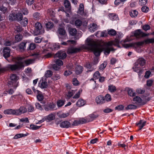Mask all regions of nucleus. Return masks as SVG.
<instances>
[{"label": "nucleus", "instance_id": "obj_1", "mask_svg": "<svg viewBox=\"0 0 154 154\" xmlns=\"http://www.w3.org/2000/svg\"><path fill=\"white\" fill-rule=\"evenodd\" d=\"M24 59L23 57H14L13 59L18 61L16 62L15 64L8 65V68L12 71H19L23 69L25 66L23 62L19 61L22 60Z\"/></svg>", "mask_w": 154, "mask_h": 154}, {"label": "nucleus", "instance_id": "obj_2", "mask_svg": "<svg viewBox=\"0 0 154 154\" xmlns=\"http://www.w3.org/2000/svg\"><path fill=\"white\" fill-rule=\"evenodd\" d=\"M86 41L87 45L89 47L90 49L93 51L96 57L99 56L100 53L102 51V48L96 47V42L92 39L87 38Z\"/></svg>", "mask_w": 154, "mask_h": 154}, {"label": "nucleus", "instance_id": "obj_3", "mask_svg": "<svg viewBox=\"0 0 154 154\" xmlns=\"http://www.w3.org/2000/svg\"><path fill=\"white\" fill-rule=\"evenodd\" d=\"M150 43H154V38H148L142 42L125 44L124 46L125 48H128L130 47L136 48L140 46H142L145 44H148Z\"/></svg>", "mask_w": 154, "mask_h": 154}, {"label": "nucleus", "instance_id": "obj_4", "mask_svg": "<svg viewBox=\"0 0 154 154\" xmlns=\"http://www.w3.org/2000/svg\"><path fill=\"white\" fill-rule=\"evenodd\" d=\"M18 77L15 74H12L11 75L10 79L11 81L8 82L9 87H13L15 90L18 86L19 82H17L18 80Z\"/></svg>", "mask_w": 154, "mask_h": 154}, {"label": "nucleus", "instance_id": "obj_5", "mask_svg": "<svg viewBox=\"0 0 154 154\" xmlns=\"http://www.w3.org/2000/svg\"><path fill=\"white\" fill-rule=\"evenodd\" d=\"M23 16L22 14L19 12H13L10 14L9 16V19L11 21H20L23 19Z\"/></svg>", "mask_w": 154, "mask_h": 154}, {"label": "nucleus", "instance_id": "obj_6", "mask_svg": "<svg viewBox=\"0 0 154 154\" xmlns=\"http://www.w3.org/2000/svg\"><path fill=\"white\" fill-rule=\"evenodd\" d=\"M35 29L34 34L35 35H38L44 33L45 30L41 24L39 22H37L35 25Z\"/></svg>", "mask_w": 154, "mask_h": 154}, {"label": "nucleus", "instance_id": "obj_7", "mask_svg": "<svg viewBox=\"0 0 154 154\" xmlns=\"http://www.w3.org/2000/svg\"><path fill=\"white\" fill-rule=\"evenodd\" d=\"M98 62V59L97 58H95L92 62L86 63L85 65L86 67L90 69L88 71V72H91L95 70L96 68V65Z\"/></svg>", "mask_w": 154, "mask_h": 154}, {"label": "nucleus", "instance_id": "obj_8", "mask_svg": "<svg viewBox=\"0 0 154 154\" xmlns=\"http://www.w3.org/2000/svg\"><path fill=\"white\" fill-rule=\"evenodd\" d=\"M83 47H80L79 48L71 47L69 48L67 50V53L69 54H75L80 52L83 49Z\"/></svg>", "mask_w": 154, "mask_h": 154}, {"label": "nucleus", "instance_id": "obj_9", "mask_svg": "<svg viewBox=\"0 0 154 154\" xmlns=\"http://www.w3.org/2000/svg\"><path fill=\"white\" fill-rule=\"evenodd\" d=\"M132 35L137 38H139L141 37L147 36L149 35V34L143 32L140 29H138L134 31L133 33H132Z\"/></svg>", "mask_w": 154, "mask_h": 154}, {"label": "nucleus", "instance_id": "obj_10", "mask_svg": "<svg viewBox=\"0 0 154 154\" xmlns=\"http://www.w3.org/2000/svg\"><path fill=\"white\" fill-rule=\"evenodd\" d=\"M56 107V105L53 102H49L47 103V104L44 106V108L46 111L53 110L54 109H55Z\"/></svg>", "mask_w": 154, "mask_h": 154}, {"label": "nucleus", "instance_id": "obj_11", "mask_svg": "<svg viewBox=\"0 0 154 154\" xmlns=\"http://www.w3.org/2000/svg\"><path fill=\"white\" fill-rule=\"evenodd\" d=\"M88 122L89 121H87L85 118H82L80 119L79 120H75L71 125V127L77 126L80 124H83Z\"/></svg>", "mask_w": 154, "mask_h": 154}, {"label": "nucleus", "instance_id": "obj_12", "mask_svg": "<svg viewBox=\"0 0 154 154\" xmlns=\"http://www.w3.org/2000/svg\"><path fill=\"white\" fill-rule=\"evenodd\" d=\"M109 46L111 45H107L106 43L104 44V47L102 48V51H104V53L106 55H109L111 51L114 50V48H109Z\"/></svg>", "mask_w": 154, "mask_h": 154}, {"label": "nucleus", "instance_id": "obj_13", "mask_svg": "<svg viewBox=\"0 0 154 154\" xmlns=\"http://www.w3.org/2000/svg\"><path fill=\"white\" fill-rule=\"evenodd\" d=\"M146 63V61L142 57H140L137 60L135 64L136 65L143 66L145 65Z\"/></svg>", "mask_w": 154, "mask_h": 154}, {"label": "nucleus", "instance_id": "obj_14", "mask_svg": "<svg viewBox=\"0 0 154 154\" xmlns=\"http://www.w3.org/2000/svg\"><path fill=\"white\" fill-rule=\"evenodd\" d=\"M60 126L61 128H66L72 127L71 123L67 121H62L60 124Z\"/></svg>", "mask_w": 154, "mask_h": 154}, {"label": "nucleus", "instance_id": "obj_15", "mask_svg": "<svg viewBox=\"0 0 154 154\" xmlns=\"http://www.w3.org/2000/svg\"><path fill=\"white\" fill-rule=\"evenodd\" d=\"M67 56V54L65 52L60 51H58L55 55L56 57H58L61 59H63L66 58Z\"/></svg>", "mask_w": 154, "mask_h": 154}, {"label": "nucleus", "instance_id": "obj_16", "mask_svg": "<svg viewBox=\"0 0 154 154\" xmlns=\"http://www.w3.org/2000/svg\"><path fill=\"white\" fill-rule=\"evenodd\" d=\"M95 101L97 104H101L105 102L104 97L102 95H99L97 97Z\"/></svg>", "mask_w": 154, "mask_h": 154}, {"label": "nucleus", "instance_id": "obj_17", "mask_svg": "<svg viewBox=\"0 0 154 154\" xmlns=\"http://www.w3.org/2000/svg\"><path fill=\"white\" fill-rule=\"evenodd\" d=\"M3 112L6 115H13L17 116L16 109H9L4 110Z\"/></svg>", "mask_w": 154, "mask_h": 154}, {"label": "nucleus", "instance_id": "obj_18", "mask_svg": "<svg viewBox=\"0 0 154 154\" xmlns=\"http://www.w3.org/2000/svg\"><path fill=\"white\" fill-rule=\"evenodd\" d=\"M3 56L5 58L10 56V49L8 47H5L3 50Z\"/></svg>", "mask_w": 154, "mask_h": 154}, {"label": "nucleus", "instance_id": "obj_19", "mask_svg": "<svg viewBox=\"0 0 154 154\" xmlns=\"http://www.w3.org/2000/svg\"><path fill=\"white\" fill-rule=\"evenodd\" d=\"M119 40L117 39L116 38L114 41L111 42H109L107 43V45H111L112 46L113 45L119 47Z\"/></svg>", "mask_w": 154, "mask_h": 154}, {"label": "nucleus", "instance_id": "obj_20", "mask_svg": "<svg viewBox=\"0 0 154 154\" xmlns=\"http://www.w3.org/2000/svg\"><path fill=\"white\" fill-rule=\"evenodd\" d=\"M17 116L26 113L27 111V109L24 106H21L19 109H16Z\"/></svg>", "mask_w": 154, "mask_h": 154}, {"label": "nucleus", "instance_id": "obj_21", "mask_svg": "<svg viewBox=\"0 0 154 154\" xmlns=\"http://www.w3.org/2000/svg\"><path fill=\"white\" fill-rule=\"evenodd\" d=\"M146 121L143 122V120L141 119L138 122H137L136 125L139 128L138 131L141 130L146 125Z\"/></svg>", "mask_w": 154, "mask_h": 154}, {"label": "nucleus", "instance_id": "obj_22", "mask_svg": "<svg viewBox=\"0 0 154 154\" xmlns=\"http://www.w3.org/2000/svg\"><path fill=\"white\" fill-rule=\"evenodd\" d=\"M133 101L137 104L142 105L143 100L140 97L137 96H135L133 99Z\"/></svg>", "mask_w": 154, "mask_h": 154}, {"label": "nucleus", "instance_id": "obj_23", "mask_svg": "<svg viewBox=\"0 0 154 154\" xmlns=\"http://www.w3.org/2000/svg\"><path fill=\"white\" fill-rule=\"evenodd\" d=\"M26 43V42L23 41L18 45V47L21 51H23L25 50Z\"/></svg>", "mask_w": 154, "mask_h": 154}, {"label": "nucleus", "instance_id": "obj_24", "mask_svg": "<svg viewBox=\"0 0 154 154\" xmlns=\"http://www.w3.org/2000/svg\"><path fill=\"white\" fill-rule=\"evenodd\" d=\"M31 56L33 57L34 60L36 59L39 60L41 58H43L42 55L38 52H33L31 54Z\"/></svg>", "mask_w": 154, "mask_h": 154}, {"label": "nucleus", "instance_id": "obj_25", "mask_svg": "<svg viewBox=\"0 0 154 154\" xmlns=\"http://www.w3.org/2000/svg\"><path fill=\"white\" fill-rule=\"evenodd\" d=\"M83 70V67L81 66H77L76 67L75 72L76 75H78L81 74Z\"/></svg>", "mask_w": 154, "mask_h": 154}, {"label": "nucleus", "instance_id": "obj_26", "mask_svg": "<svg viewBox=\"0 0 154 154\" xmlns=\"http://www.w3.org/2000/svg\"><path fill=\"white\" fill-rule=\"evenodd\" d=\"M46 29L49 30L52 29L54 26V24L52 22H48L45 24Z\"/></svg>", "mask_w": 154, "mask_h": 154}, {"label": "nucleus", "instance_id": "obj_27", "mask_svg": "<svg viewBox=\"0 0 154 154\" xmlns=\"http://www.w3.org/2000/svg\"><path fill=\"white\" fill-rule=\"evenodd\" d=\"M84 5L83 3H81L79 5L78 13L80 15H82L84 13Z\"/></svg>", "mask_w": 154, "mask_h": 154}, {"label": "nucleus", "instance_id": "obj_28", "mask_svg": "<svg viewBox=\"0 0 154 154\" xmlns=\"http://www.w3.org/2000/svg\"><path fill=\"white\" fill-rule=\"evenodd\" d=\"M57 116L60 118H65L68 117L69 114L68 113H64L62 112H59L57 114Z\"/></svg>", "mask_w": 154, "mask_h": 154}, {"label": "nucleus", "instance_id": "obj_29", "mask_svg": "<svg viewBox=\"0 0 154 154\" xmlns=\"http://www.w3.org/2000/svg\"><path fill=\"white\" fill-rule=\"evenodd\" d=\"M45 117L46 121L48 120V121H51L54 120L55 119V115L53 113H51L48 116Z\"/></svg>", "mask_w": 154, "mask_h": 154}, {"label": "nucleus", "instance_id": "obj_30", "mask_svg": "<svg viewBox=\"0 0 154 154\" xmlns=\"http://www.w3.org/2000/svg\"><path fill=\"white\" fill-rule=\"evenodd\" d=\"M33 17L34 20H38L41 18V14L38 12H35L33 14Z\"/></svg>", "mask_w": 154, "mask_h": 154}, {"label": "nucleus", "instance_id": "obj_31", "mask_svg": "<svg viewBox=\"0 0 154 154\" xmlns=\"http://www.w3.org/2000/svg\"><path fill=\"white\" fill-rule=\"evenodd\" d=\"M69 34L72 36H75L77 33V31L75 28H69Z\"/></svg>", "mask_w": 154, "mask_h": 154}, {"label": "nucleus", "instance_id": "obj_32", "mask_svg": "<svg viewBox=\"0 0 154 154\" xmlns=\"http://www.w3.org/2000/svg\"><path fill=\"white\" fill-rule=\"evenodd\" d=\"M57 31V32L61 36H63L66 33V31L63 28H59Z\"/></svg>", "mask_w": 154, "mask_h": 154}, {"label": "nucleus", "instance_id": "obj_33", "mask_svg": "<svg viewBox=\"0 0 154 154\" xmlns=\"http://www.w3.org/2000/svg\"><path fill=\"white\" fill-rule=\"evenodd\" d=\"M85 104V102L83 99H79L77 102L76 105L79 107L84 106Z\"/></svg>", "mask_w": 154, "mask_h": 154}, {"label": "nucleus", "instance_id": "obj_34", "mask_svg": "<svg viewBox=\"0 0 154 154\" xmlns=\"http://www.w3.org/2000/svg\"><path fill=\"white\" fill-rule=\"evenodd\" d=\"M116 87L112 85H110L108 87V90L111 93H113L116 90Z\"/></svg>", "mask_w": 154, "mask_h": 154}, {"label": "nucleus", "instance_id": "obj_35", "mask_svg": "<svg viewBox=\"0 0 154 154\" xmlns=\"http://www.w3.org/2000/svg\"><path fill=\"white\" fill-rule=\"evenodd\" d=\"M15 40L16 42H18L21 41L23 39V36L21 34L19 33L17 34L15 37Z\"/></svg>", "mask_w": 154, "mask_h": 154}, {"label": "nucleus", "instance_id": "obj_36", "mask_svg": "<svg viewBox=\"0 0 154 154\" xmlns=\"http://www.w3.org/2000/svg\"><path fill=\"white\" fill-rule=\"evenodd\" d=\"M28 134V133H26V134H17L15 135L14 137V139H17L23 137H25L27 136Z\"/></svg>", "mask_w": 154, "mask_h": 154}, {"label": "nucleus", "instance_id": "obj_37", "mask_svg": "<svg viewBox=\"0 0 154 154\" xmlns=\"http://www.w3.org/2000/svg\"><path fill=\"white\" fill-rule=\"evenodd\" d=\"M75 91L73 90L69 91L66 94L67 98L69 99L75 94Z\"/></svg>", "mask_w": 154, "mask_h": 154}, {"label": "nucleus", "instance_id": "obj_38", "mask_svg": "<svg viewBox=\"0 0 154 154\" xmlns=\"http://www.w3.org/2000/svg\"><path fill=\"white\" fill-rule=\"evenodd\" d=\"M127 92L128 95L131 97H133L136 95L135 93L133 91L132 89L128 88Z\"/></svg>", "mask_w": 154, "mask_h": 154}, {"label": "nucleus", "instance_id": "obj_39", "mask_svg": "<svg viewBox=\"0 0 154 154\" xmlns=\"http://www.w3.org/2000/svg\"><path fill=\"white\" fill-rule=\"evenodd\" d=\"M37 94V98L38 100L40 101L43 100L44 98V97L43 95L42 94L41 92L39 91V92Z\"/></svg>", "mask_w": 154, "mask_h": 154}, {"label": "nucleus", "instance_id": "obj_40", "mask_svg": "<svg viewBox=\"0 0 154 154\" xmlns=\"http://www.w3.org/2000/svg\"><path fill=\"white\" fill-rule=\"evenodd\" d=\"M53 75V72L49 70L46 71L45 72V76L46 78L50 77Z\"/></svg>", "mask_w": 154, "mask_h": 154}, {"label": "nucleus", "instance_id": "obj_41", "mask_svg": "<svg viewBox=\"0 0 154 154\" xmlns=\"http://www.w3.org/2000/svg\"><path fill=\"white\" fill-rule=\"evenodd\" d=\"M21 24L24 27L26 26L28 23V19L26 17H24L23 19L21 20Z\"/></svg>", "mask_w": 154, "mask_h": 154}, {"label": "nucleus", "instance_id": "obj_42", "mask_svg": "<svg viewBox=\"0 0 154 154\" xmlns=\"http://www.w3.org/2000/svg\"><path fill=\"white\" fill-rule=\"evenodd\" d=\"M34 61V60L32 59H29L24 61L23 63H24L26 66H29L30 64H32Z\"/></svg>", "mask_w": 154, "mask_h": 154}, {"label": "nucleus", "instance_id": "obj_43", "mask_svg": "<svg viewBox=\"0 0 154 154\" xmlns=\"http://www.w3.org/2000/svg\"><path fill=\"white\" fill-rule=\"evenodd\" d=\"M137 108L136 106L133 104H130L128 105L126 107L125 109L126 110L136 109Z\"/></svg>", "mask_w": 154, "mask_h": 154}, {"label": "nucleus", "instance_id": "obj_44", "mask_svg": "<svg viewBox=\"0 0 154 154\" xmlns=\"http://www.w3.org/2000/svg\"><path fill=\"white\" fill-rule=\"evenodd\" d=\"M57 105L58 107L63 106L64 104V101L62 100H59L57 101Z\"/></svg>", "mask_w": 154, "mask_h": 154}, {"label": "nucleus", "instance_id": "obj_45", "mask_svg": "<svg viewBox=\"0 0 154 154\" xmlns=\"http://www.w3.org/2000/svg\"><path fill=\"white\" fill-rule=\"evenodd\" d=\"M108 34L110 35L113 36L116 35V32L115 30L112 29L108 31Z\"/></svg>", "mask_w": 154, "mask_h": 154}, {"label": "nucleus", "instance_id": "obj_46", "mask_svg": "<svg viewBox=\"0 0 154 154\" xmlns=\"http://www.w3.org/2000/svg\"><path fill=\"white\" fill-rule=\"evenodd\" d=\"M105 101L107 102H109L112 100L111 96L109 94H106L104 97Z\"/></svg>", "mask_w": 154, "mask_h": 154}, {"label": "nucleus", "instance_id": "obj_47", "mask_svg": "<svg viewBox=\"0 0 154 154\" xmlns=\"http://www.w3.org/2000/svg\"><path fill=\"white\" fill-rule=\"evenodd\" d=\"M138 12L135 10L132 11L130 12V16L131 17H136L137 16V15H138Z\"/></svg>", "mask_w": 154, "mask_h": 154}, {"label": "nucleus", "instance_id": "obj_48", "mask_svg": "<svg viewBox=\"0 0 154 154\" xmlns=\"http://www.w3.org/2000/svg\"><path fill=\"white\" fill-rule=\"evenodd\" d=\"M54 61V62L55 63V64L60 67L63 64V61L61 60L57 59H55Z\"/></svg>", "mask_w": 154, "mask_h": 154}, {"label": "nucleus", "instance_id": "obj_49", "mask_svg": "<svg viewBox=\"0 0 154 154\" xmlns=\"http://www.w3.org/2000/svg\"><path fill=\"white\" fill-rule=\"evenodd\" d=\"M107 64V63L106 62H104L100 66L99 69L101 70H103L105 68Z\"/></svg>", "mask_w": 154, "mask_h": 154}, {"label": "nucleus", "instance_id": "obj_50", "mask_svg": "<svg viewBox=\"0 0 154 154\" xmlns=\"http://www.w3.org/2000/svg\"><path fill=\"white\" fill-rule=\"evenodd\" d=\"M27 107L29 112H32L34 110V107L31 104H29L28 105Z\"/></svg>", "mask_w": 154, "mask_h": 154}, {"label": "nucleus", "instance_id": "obj_51", "mask_svg": "<svg viewBox=\"0 0 154 154\" xmlns=\"http://www.w3.org/2000/svg\"><path fill=\"white\" fill-rule=\"evenodd\" d=\"M72 71L73 70L72 69H69L68 70H66L64 72V75L66 76H69L70 75L72 74Z\"/></svg>", "mask_w": 154, "mask_h": 154}, {"label": "nucleus", "instance_id": "obj_52", "mask_svg": "<svg viewBox=\"0 0 154 154\" xmlns=\"http://www.w3.org/2000/svg\"><path fill=\"white\" fill-rule=\"evenodd\" d=\"M47 12L48 14L51 17L54 16L55 14L52 9H48L47 11Z\"/></svg>", "mask_w": 154, "mask_h": 154}, {"label": "nucleus", "instance_id": "obj_53", "mask_svg": "<svg viewBox=\"0 0 154 154\" xmlns=\"http://www.w3.org/2000/svg\"><path fill=\"white\" fill-rule=\"evenodd\" d=\"M109 17L111 20H117L118 18L117 16L113 14H111L109 15Z\"/></svg>", "mask_w": 154, "mask_h": 154}, {"label": "nucleus", "instance_id": "obj_54", "mask_svg": "<svg viewBox=\"0 0 154 154\" xmlns=\"http://www.w3.org/2000/svg\"><path fill=\"white\" fill-rule=\"evenodd\" d=\"M36 47V46L35 44L31 43L29 44L28 50L29 49L30 50H32L34 49Z\"/></svg>", "mask_w": 154, "mask_h": 154}, {"label": "nucleus", "instance_id": "obj_55", "mask_svg": "<svg viewBox=\"0 0 154 154\" xmlns=\"http://www.w3.org/2000/svg\"><path fill=\"white\" fill-rule=\"evenodd\" d=\"M100 74L98 71H96L93 74V77L95 79H97L100 76Z\"/></svg>", "mask_w": 154, "mask_h": 154}, {"label": "nucleus", "instance_id": "obj_56", "mask_svg": "<svg viewBox=\"0 0 154 154\" xmlns=\"http://www.w3.org/2000/svg\"><path fill=\"white\" fill-rule=\"evenodd\" d=\"M64 5L65 7L66 8H69L70 6V3L68 0L64 1Z\"/></svg>", "mask_w": 154, "mask_h": 154}, {"label": "nucleus", "instance_id": "obj_57", "mask_svg": "<svg viewBox=\"0 0 154 154\" xmlns=\"http://www.w3.org/2000/svg\"><path fill=\"white\" fill-rule=\"evenodd\" d=\"M82 24V21L79 19H77L75 21V25L77 27L80 26Z\"/></svg>", "mask_w": 154, "mask_h": 154}, {"label": "nucleus", "instance_id": "obj_58", "mask_svg": "<svg viewBox=\"0 0 154 154\" xmlns=\"http://www.w3.org/2000/svg\"><path fill=\"white\" fill-rule=\"evenodd\" d=\"M133 69L134 71L137 72H138L141 69V68L139 66L136 65L135 64L134 67H133Z\"/></svg>", "mask_w": 154, "mask_h": 154}, {"label": "nucleus", "instance_id": "obj_59", "mask_svg": "<svg viewBox=\"0 0 154 154\" xmlns=\"http://www.w3.org/2000/svg\"><path fill=\"white\" fill-rule=\"evenodd\" d=\"M30 126L31 129H32L33 130H37L40 128L41 127V126H37L36 125L32 124L30 125Z\"/></svg>", "mask_w": 154, "mask_h": 154}, {"label": "nucleus", "instance_id": "obj_60", "mask_svg": "<svg viewBox=\"0 0 154 154\" xmlns=\"http://www.w3.org/2000/svg\"><path fill=\"white\" fill-rule=\"evenodd\" d=\"M72 84L75 86H78L79 85V82L76 78H74L72 80Z\"/></svg>", "mask_w": 154, "mask_h": 154}, {"label": "nucleus", "instance_id": "obj_61", "mask_svg": "<svg viewBox=\"0 0 154 154\" xmlns=\"http://www.w3.org/2000/svg\"><path fill=\"white\" fill-rule=\"evenodd\" d=\"M47 83L46 82H42L41 84V87L42 88H46L47 87Z\"/></svg>", "mask_w": 154, "mask_h": 154}, {"label": "nucleus", "instance_id": "obj_62", "mask_svg": "<svg viewBox=\"0 0 154 154\" xmlns=\"http://www.w3.org/2000/svg\"><path fill=\"white\" fill-rule=\"evenodd\" d=\"M21 12L24 15H26L28 13V10L26 8H23L21 9Z\"/></svg>", "mask_w": 154, "mask_h": 154}, {"label": "nucleus", "instance_id": "obj_63", "mask_svg": "<svg viewBox=\"0 0 154 154\" xmlns=\"http://www.w3.org/2000/svg\"><path fill=\"white\" fill-rule=\"evenodd\" d=\"M7 8L4 7L3 5L1 6L0 7V11L3 12L4 13H5L7 11Z\"/></svg>", "mask_w": 154, "mask_h": 154}, {"label": "nucleus", "instance_id": "obj_64", "mask_svg": "<svg viewBox=\"0 0 154 154\" xmlns=\"http://www.w3.org/2000/svg\"><path fill=\"white\" fill-rule=\"evenodd\" d=\"M52 66L53 69L55 70H58L60 68V67L56 64H52Z\"/></svg>", "mask_w": 154, "mask_h": 154}]
</instances>
